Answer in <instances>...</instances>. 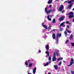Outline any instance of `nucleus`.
<instances>
[{
    "label": "nucleus",
    "mask_w": 74,
    "mask_h": 74,
    "mask_svg": "<svg viewBox=\"0 0 74 74\" xmlns=\"http://www.w3.org/2000/svg\"><path fill=\"white\" fill-rule=\"evenodd\" d=\"M48 29H49V30H50V29H51V27H49L48 28Z\"/></svg>",
    "instance_id": "79ce46f5"
},
{
    "label": "nucleus",
    "mask_w": 74,
    "mask_h": 74,
    "mask_svg": "<svg viewBox=\"0 0 74 74\" xmlns=\"http://www.w3.org/2000/svg\"><path fill=\"white\" fill-rule=\"evenodd\" d=\"M45 53H47L48 54V53H49V51H46L45 52Z\"/></svg>",
    "instance_id": "473e14b6"
},
{
    "label": "nucleus",
    "mask_w": 74,
    "mask_h": 74,
    "mask_svg": "<svg viewBox=\"0 0 74 74\" xmlns=\"http://www.w3.org/2000/svg\"><path fill=\"white\" fill-rule=\"evenodd\" d=\"M68 31L69 30H68V29H67V28H66V32H67V31Z\"/></svg>",
    "instance_id": "49530a36"
},
{
    "label": "nucleus",
    "mask_w": 74,
    "mask_h": 74,
    "mask_svg": "<svg viewBox=\"0 0 74 74\" xmlns=\"http://www.w3.org/2000/svg\"><path fill=\"white\" fill-rule=\"evenodd\" d=\"M49 11H50V12L52 13L53 12H54L55 11V9H52V10H50Z\"/></svg>",
    "instance_id": "f3484780"
},
{
    "label": "nucleus",
    "mask_w": 74,
    "mask_h": 74,
    "mask_svg": "<svg viewBox=\"0 0 74 74\" xmlns=\"http://www.w3.org/2000/svg\"><path fill=\"white\" fill-rule=\"evenodd\" d=\"M69 23V21H68L66 22V24H68Z\"/></svg>",
    "instance_id": "2f4dec72"
},
{
    "label": "nucleus",
    "mask_w": 74,
    "mask_h": 74,
    "mask_svg": "<svg viewBox=\"0 0 74 74\" xmlns=\"http://www.w3.org/2000/svg\"><path fill=\"white\" fill-rule=\"evenodd\" d=\"M64 27H65V25H64H64H62Z\"/></svg>",
    "instance_id": "3c124183"
},
{
    "label": "nucleus",
    "mask_w": 74,
    "mask_h": 74,
    "mask_svg": "<svg viewBox=\"0 0 74 74\" xmlns=\"http://www.w3.org/2000/svg\"><path fill=\"white\" fill-rule=\"evenodd\" d=\"M73 63H74V60L73 59V58H72L71 59L70 64L68 65V66H72Z\"/></svg>",
    "instance_id": "f03ea898"
},
{
    "label": "nucleus",
    "mask_w": 74,
    "mask_h": 74,
    "mask_svg": "<svg viewBox=\"0 0 74 74\" xmlns=\"http://www.w3.org/2000/svg\"><path fill=\"white\" fill-rule=\"evenodd\" d=\"M64 34L65 35L66 37H67V32L66 31H65L64 32Z\"/></svg>",
    "instance_id": "4be33fe9"
},
{
    "label": "nucleus",
    "mask_w": 74,
    "mask_h": 74,
    "mask_svg": "<svg viewBox=\"0 0 74 74\" xmlns=\"http://www.w3.org/2000/svg\"><path fill=\"white\" fill-rule=\"evenodd\" d=\"M56 54H55V52H54L53 53V56L52 59L53 62H54V61H56Z\"/></svg>",
    "instance_id": "7ed1b4c3"
},
{
    "label": "nucleus",
    "mask_w": 74,
    "mask_h": 74,
    "mask_svg": "<svg viewBox=\"0 0 74 74\" xmlns=\"http://www.w3.org/2000/svg\"><path fill=\"white\" fill-rule=\"evenodd\" d=\"M46 58L47 57V55L46 56Z\"/></svg>",
    "instance_id": "13d9d810"
},
{
    "label": "nucleus",
    "mask_w": 74,
    "mask_h": 74,
    "mask_svg": "<svg viewBox=\"0 0 74 74\" xmlns=\"http://www.w3.org/2000/svg\"><path fill=\"white\" fill-rule=\"evenodd\" d=\"M67 27L68 28V29H69L70 28V26H69V25H67Z\"/></svg>",
    "instance_id": "7c9ffc66"
},
{
    "label": "nucleus",
    "mask_w": 74,
    "mask_h": 74,
    "mask_svg": "<svg viewBox=\"0 0 74 74\" xmlns=\"http://www.w3.org/2000/svg\"><path fill=\"white\" fill-rule=\"evenodd\" d=\"M48 56H49V53L47 54Z\"/></svg>",
    "instance_id": "c03bdc74"
},
{
    "label": "nucleus",
    "mask_w": 74,
    "mask_h": 74,
    "mask_svg": "<svg viewBox=\"0 0 74 74\" xmlns=\"http://www.w3.org/2000/svg\"><path fill=\"white\" fill-rule=\"evenodd\" d=\"M68 33H71V31L69 30L68 31H67Z\"/></svg>",
    "instance_id": "4c0bfd02"
},
{
    "label": "nucleus",
    "mask_w": 74,
    "mask_h": 74,
    "mask_svg": "<svg viewBox=\"0 0 74 74\" xmlns=\"http://www.w3.org/2000/svg\"><path fill=\"white\" fill-rule=\"evenodd\" d=\"M52 2V0H49L48 2V4H51Z\"/></svg>",
    "instance_id": "dca6fc26"
},
{
    "label": "nucleus",
    "mask_w": 74,
    "mask_h": 74,
    "mask_svg": "<svg viewBox=\"0 0 74 74\" xmlns=\"http://www.w3.org/2000/svg\"><path fill=\"white\" fill-rule=\"evenodd\" d=\"M33 73H34V74H35V73H36V71L33 70Z\"/></svg>",
    "instance_id": "72a5a7b5"
},
{
    "label": "nucleus",
    "mask_w": 74,
    "mask_h": 74,
    "mask_svg": "<svg viewBox=\"0 0 74 74\" xmlns=\"http://www.w3.org/2000/svg\"><path fill=\"white\" fill-rule=\"evenodd\" d=\"M61 12L63 14L64 12V10L62 11Z\"/></svg>",
    "instance_id": "e433bc0d"
},
{
    "label": "nucleus",
    "mask_w": 74,
    "mask_h": 74,
    "mask_svg": "<svg viewBox=\"0 0 74 74\" xmlns=\"http://www.w3.org/2000/svg\"><path fill=\"white\" fill-rule=\"evenodd\" d=\"M60 29V30H61V31H62V30H63V28H61Z\"/></svg>",
    "instance_id": "a18cd8bd"
},
{
    "label": "nucleus",
    "mask_w": 74,
    "mask_h": 74,
    "mask_svg": "<svg viewBox=\"0 0 74 74\" xmlns=\"http://www.w3.org/2000/svg\"><path fill=\"white\" fill-rule=\"evenodd\" d=\"M62 59H63V58H59L58 59L57 62H59L60 60H62Z\"/></svg>",
    "instance_id": "6ab92c4d"
},
{
    "label": "nucleus",
    "mask_w": 74,
    "mask_h": 74,
    "mask_svg": "<svg viewBox=\"0 0 74 74\" xmlns=\"http://www.w3.org/2000/svg\"><path fill=\"white\" fill-rule=\"evenodd\" d=\"M28 74H32V73H28Z\"/></svg>",
    "instance_id": "5fc2aeb1"
},
{
    "label": "nucleus",
    "mask_w": 74,
    "mask_h": 74,
    "mask_svg": "<svg viewBox=\"0 0 74 74\" xmlns=\"http://www.w3.org/2000/svg\"><path fill=\"white\" fill-rule=\"evenodd\" d=\"M45 11L47 14H49L50 13V11H49V10H48V8H45Z\"/></svg>",
    "instance_id": "39448f33"
},
{
    "label": "nucleus",
    "mask_w": 74,
    "mask_h": 74,
    "mask_svg": "<svg viewBox=\"0 0 74 74\" xmlns=\"http://www.w3.org/2000/svg\"><path fill=\"white\" fill-rule=\"evenodd\" d=\"M71 45H72V47H74V42H72L71 44Z\"/></svg>",
    "instance_id": "bb28decb"
},
{
    "label": "nucleus",
    "mask_w": 74,
    "mask_h": 74,
    "mask_svg": "<svg viewBox=\"0 0 74 74\" xmlns=\"http://www.w3.org/2000/svg\"><path fill=\"white\" fill-rule=\"evenodd\" d=\"M25 65H28V63H27V61H26L25 62Z\"/></svg>",
    "instance_id": "c85d7f7f"
},
{
    "label": "nucleus",
    "mask_w": 74,
    "mask_h": 74,
    "mask_svg": "<svg viewBox=\"0 0 74 74\" xmlns=\"http://www.w3.org/2000/svg\"><path fill=\"white\" fill-rule=\"evenodd\" d=\"M56 30V29H54L53 30V31H55Z\"/></svg>",
    "instance_id": "09e8293b"
},
{
    "label": "nucleus",
    "mask_w": 74,
    "mask_h": 74,
    "mask_svg": "<svg viewBox=\"0 0 74 74\" xmlns=\"http://www.w3.org/2000/svg\"><path fill=\"white\" fill-rule=\"evenodd\" d=\"M46 49L47 50V51H48V50H49V45H46Z\"/></svg>",
    "instance_id": "2eb2a0df"
},
{
    "label": "nucleus",
    "mask_w": 74,
    "mask_h": 74,
    "mask_svg": "<svg viewBox=\"0 0 74 74\" xmlns=\"http://www.w3.org/2000/svg\"><path fill=\"white\" fill-rule=\"evenodd\" d=\"M51 63V61H49V64H50V63Z\"/></svg>",
    "instance_id": "de8ad7c7"
},
{
    "label": "nucleus",
    "mask_w": 74,
    "mask_h": 74,
    "mask_svg": "<svg viewBox=\"0 0 74 74\" xmlns=\"http://www.w3.org/2000/svg\"><path fill=\"white\" fill-rule=\"evenodd\" d=\"M49 8H51V7H52V5H50L49 6Z\"/></svg>",
    "instance_id": "a19ab883"
},
{
    "label": "nucleus",
    "mask_w": 74,
    "mask_h": 74,
    "mask_svg": "<svg viewBox=\"0 0 74 74\" xmlns=\"http://www.w3.org/2000/svg\"><path fill=\"white\" fill-rule=\"evenodd\" d=\"M44 23H42V25L43 27H44V28H45L46 29H48V27H47V26L46 25H44Z\"/></svg>",
    "instance_id": "6e6552de"
},
{
    "label": "nucleus",
    "mask_w": 74,
    "mask_h": 74,
    "mask_svg": "<svg viewBox=\"0 0 74 74\" xmlns=\"http://www.w3.org/2000/svg\"><path fill=\"white\" fill-rule=\"evenodd\" d=\"M60 7L59 9V11H62L64 9V6L63 5H61L60 6Z\"/></svg>",
    "instance_id": "20e7f679"
},
{
    "label": "nucleus",
    "mask_w": 74,
    "mask_h": 74,
    "mask_svg": "<svg viewBox=\"0 0 74 74\" xmlns=\"http://www.w3.org/2000/svg\"><path fill=\"white\" fill-rule=\"evenodd\" d=\"M69 40H66L65 42V43L66 44H67L69 43Z\"/></svg>",
    "instance_id": "a878e982"
},
{
    "label": "nucleus",
    "mask_w": 74,
    "mask_h": 74,
    "mask_svg": "<svg viewBox=\"0 0 74 74\" xmlns=\"http://www.w3.org/2000/svg\"><path fill=\"white\" fill-rule=\"evenodd\" d=\"M61 64H62V62H60L58 64L59 66H60V65H61Z\"/></svg>",
    "instance_id": "c756f323"
},
{
    "label": "nucleus",
    "mask_w": 74,
    "mask_h": 74,
    "mask_svg": "<svg viewBox=\"0 0 74 74\" xmlns=\"http://www.w3.org/2000/svg\"><path fill=\"white\" fill-rule=\"evenodd\" d=\"M51 60V56H49V60L50 61Z\"/></svg>",
    "instance_id": "cd10ccee"
},
{
    "label": "nucleus",
    "mask_w": 74,
    "mask_h": 74,
    "mask_svg": "<svg viewBox=\"0 0 74 74\" xmlns=\"http://www.w3.org/2000/svg\"><path fill=\"white\" fill-rule=\"evenodd\" d=\"M48 74H51V73H48Z\"/></svg>",
    "instance_id": "864d4df0"
},
{
    "label": "nucleus",
    "mask_w": 74,
    "mask_h": 74,
    "mask_svg": "<svg viewBox=\"0 0 74 74\" xmlns=\"http://www.w3.org/2000/svg\"><path fill=\"white\" fill-rule=\"evenodd\" d=\"M53 23H56V20L55 18H53Z\"/></svg>",
    "instance_id": "5701e85b"
},
{
    "label": "nucleus",
    "mask_w": 74,
    "mask_h": 74,
    "mask_svg": "<svg viewBox=\"0 0 74 74\" xmlns=\"http://www.w3.org/2000/svg\"><path fill=\"white\" fill-rule=\"evenodd\" d=\"M52 38L53 40H55L56 38L55 34H53L52 35Z\"/></svg>",
    "instance_id": "9d476101"
},
{
    "label": "nucleus",
    "mask_w": 74,
    "mask_h": 74,
    "mask_svg": "<svg viewBox=\"0 0 74 74\" xmlns=\"http://www.w3.org/2000/svg\"><path fill=\"white\" fill-rule=\"evenodd\" d=\"M33 65V63H30L29 65V67H31L32 66V65Z\"/></svg>",
    "instance_id": "412c9836"
},
{
    "label": "nucleus",
    "mask_w": 74,
    "mask_h": 74,
    "mask_svg": "<svg viewBox=\"0 0 74 74\" xmlns=\"http://www.w3.org/2000/svg\"><path fill=\"white\" fill-rule=\"evenodd\" d=\"M74 16L73 15H70L69 16V19H71L72 18H74Z\"/></svg>",
    "instance_id": "1a4fd4ad"
},
{
    "label": "nucleus",
    "mask_w": 74,
    "mask_h": 74,
    "mask_svg": "<svg viewBox=\"0 0 74 74\" xmlns=\"http://www.w3.org/2000/svg\"><path fill=\"white\" fill-rule=\"evenodd\" d=\"M38 52L39 53H41V51L40 50H38Z\"/></svg>",
    "instance_id": "37998d69"
},
{
    "label": "nucleus",
    "mask_w": 74,
    "mask_h": 74,
    "mask_svg": "<svg viewBox=\"0 0 74 74\" xmlns=\"http://www.w3.org/2000/svg\"><path fill=\"white\" fill-rule=\"evenodd\" d=\"M60 29H61V26H60Z\"/></svg>",
    "instance_id": "603ef678"
},
{
    "label": "nucleus",
    "mask_w": 74,
    "mask_h": 74,
    "mask_svg": "<svg viewBox=\"0 0 74 74\" xmlns=\"http://www.w3.org/2000/svg\"><path fill=\"white\" fill-rule=\"evenodd\" d=\"M47 18L49 21H51V18H49V15H48L47 16Z\"/></svg>",
    "instance_id": "4468645a"
},
{
    "label": "nucleus",
    "mask_w": 74,
    "mask_h": 74,
    "mask_svg": "<svg viewBox=\"0 0 74 74\" xmlns=\"http://www.w3.org/2000/svg\"><path fill=\"white\" fill-rule=\"evenodd\" d=\"M44 66H48L49 65V63H48V62H47V63L45 64H44Z\"/></svg>",
    "instance_id": "aec40b11"
},
{
    "label": "nucleus",
    "mask_w": 74,
    "mask_h": 74,
    "mask_svg": "<svg viewBox=\"0 0 74 74\" xmlns=\"http://www.w3.org/2000/svg\"><path fill=\"white\" fill-rule=\"evenodd\" d=\"M71 73L72 74H74V71H71Z\"/></svg>",
    "instance_id": "f704fd0d"
},
{
    "label": "nucleus",
    "mask_w": 74,
    "mask_h": 74,
    "mask_svg": "<svg viewBox=\"0 0 74 74\" xmlns=\"http://www.w3.org/2000/svg\"><path fill=\"white\" fill-rule=\"evenodd\" d=\"M71 1H68V3L69 4H71V3H72V1H73V2H74V0H71Z\"/></svg>",
    "instance_id": "a211bd4d"
},
{
    "label": "nucleus",
    "mask_w": 74,
    "mask_h": 74,
    "mask_svg": "<svg viewBox=\"0 0 74 74\" xmlns=\"http://www.w3.org/2000/svg\"><path fill=\"white\" fill-rule=\"evenodd\" d=\"M63 62H64V63H65V61H63Z\"/></svg>",
    "instance_id": "4d7b16f0"
},
{
    "label": "nucleus",
    "mask_w": 74,
    "mask_h": 74,
    "mask_svg": "<svg viewBox=\"0 0 74 74\" xmlns=\"http://www.w3.org/2000/svg\"><path fill=\"white\" fill-rule=\"evenodd\" d=\"M28 62L29 63H30V60H28Z\"/></svg>",
    "instance_id": "58836bf2"
},
{
    "label": "nucleus",
    "mask_w": 74,
    "mask_h": 74,
    "mask_svg": "<svg viewBox=\"0 0 74 74\" xmlns=\"http://www.w3.org/2000/svg\"><path fill=\"white\" fill-rule=\"evenodd\" d=\"M73 22H74V18L72 20Z\"/></svg>",
    "instance_id": "8fccbe9b"
},
{
    "label": "nucleus",
    "mask_w": 74,
    "mask_h": 74,
    "mask_svg": "<svg viewBox=\"0 0 74 74\" xmlns=\"http://www.w3.org/2000/svg\"><path fill=\"white\" fill-rule=\"evenodd\" d=\"M56 36H57L56 38H57V40L56 43V44H58V41H59V40H58V38L62 36V34H59L58 33L57 34Z\"/></svg>",
    "instance_id": "f257e3e1"
},
{
    "label": "nucleus",
    "mask_w": 74,
    "mask_h": 74,
    "mask_svg": "<svg viewBox=\"0 0 74 74\" xmlns=\"http://www.w3.org/2000/svg\"><path fill=\"white\" fill-rule=\"evenodd\" d=\"M69 14H71V15H73V14H74L73 13V12H70L69 13Z\"/></svg>",
    "instance_id": "393cba45"
},
{
    "label": "nucleus",
    "mask_w": 74,
    "mask_h": 74,
    "mask_svg": "<svg viewBox=\"0 0 74 74\" xmlns=\"http://www.w3.org/2000/svg\"><path fill=\"white\" fill-rule=\"evenodd\" d=\"M59 52V51L57 50L56 52V55H57V56H58L59 55H60V54L58 53Z\"/></svg>",
    "instance_id": "9b49d317"
},
{
    "label": "nucleus",
    "mask_w": 74,
    "mask_h": 74,
    "mask_svg": "<svg viewBox=\"0 0 74 74\" xmlns=\"http://www.w3.org/2000/svg\"><path fill=\"white\" fill-rule=\"evenodd\" d=\"M69 25H70V24H71L70 23H69Z\"/></svg>",
    "instance_id": "6e6d98bb"
},
{
    "label": "nucleus",
    "mask_w": 74,
    "mask_h": 74,
    "mask_svg": "<svg viewBox=\"0 0 74 74\" xmlns=\"http://www.w3.org/2000/svg\"><path fill=\"white\" fill-rule=\"evenodd\" d=\"M54 67L55 68V69L56 70H57L58 69V66L57 65H54Z\"/></svg>",
    "instance_id": "ddd939ff"
},
{
    "label": "nucleus",
    "mask_w": 74,
    "mask_h": 74,
    "mask_svg": "<svg viewBox=\"0 0 74 74\" xmlns=\"http://www.w3.org/2000/svg\"><path fill=\"white\" fill-rule=\"evenodd\" d=\"M33 70H34V71H36V67H35Z\"/></svg>",
    "instance_id": "c9c22d12"
},
{
    "label": "nucleus",
    "mask_w": 74,
    "mask_h": 74,
    "mask_svg": "<svg viewBox=\"0 0 74 74\" xmlns=\"http://www.w3.org/2000/svg\"><path fill=\"white\" fill-rule=\"evenodd\" d=\"M72 5H73V4L72 3L68 5L67 10H70L71 8V7H72Z\"/></svg>",
    "instance_id": "0eeeda50"
},
{
    "label": "nucleus",
    "mask_w": 74,
    "mask_h": 74,
    "mask_svg": "<svg viewBox=\"0 0 74 74\" xmlns=\"http://www.w3.org/2000/svg\"><path fill=\"white\" fill-rule=\"evenodd\" d=\"M64 24V22L60 24V26H63V25Z\"/></svg>",
    "instance_id": "b1692460"
},
{
    "label": "nucleus",
    "mask_w": 74,
    "mask_h": 74,
    "mask_svg": "<svg viewBox=\"0 0 74 74\" xmlns=\"http://www.w3.org/2000/svg\"><path fill=\"white\" fill-rule=\"evenodd\" d=\"M68 3V1H66L65 2H64V3Z\"/></svg>",
    "instance_id": "ea45409f"
},
{
    "label": "nucleus",
    "mask_w": 74,
    "mask_h": 74,
    "mask_svg": "<svg viewBox=\"0 0 74 74\" xmlns=\"http://www.w3.org/2000/svg\"><path fill=\"white\" fill-rule=\"evenodd\" d=\"M65 17H64V16H62L59 19V21H63V20L64 19Z\"/></svg>",
    "instance_id": "423d86ee"
},
{
    "label": "nucleus",
    "mask_w": 74,
    "mask_h": 74,
    "mask_svg": "<svg viewBox=\"0 0 74 74\" xmlns=\"http://www.w3.org/2000/svg\"><path fill=\"white\" fill-rule=\"evenodd\" d=\"M69 38L71 40V39L72 40L73 39V34H71V35L70 36Z\"/></svg>",
    "instance_id": "f8f14e48"
}]
</instances>
